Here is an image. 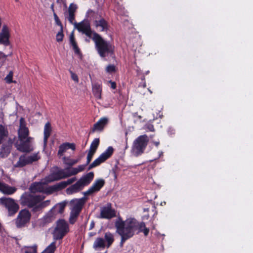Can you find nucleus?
I'll list each match as a JSON object with an SVG mask.
<instances>
[{
	"label": "nucleus",
	"instance_id": "1",
	"mask_svg": "<svg viewBox=\"0 0 253 253\" xmlns=\"http://www.w3.org/2000/svg\"><path fill=\"white\" fill-rule=\"evenodd\" d=\"M116 233L121 237L120 246L122 248L125 242L132 238L136 231L137 233H143L145 236H147L149 233V229L146 227L144 222H138L134 218H127L123 221L121 217H119L115 222Z\"/></svg>",
	"mask_w": 253,
	"mask_h": 253
},
{
	"label": "nucleus",
	"instance_id": "2",
	"mask_svg": "<svg viewBox=\"0 0 253 253\" xmlns=\"http://www.w3.org/2000/svg\"><path fill=\"white\" fill-rule=\"evenodd\" d=\"M83 34L94 41L95 48L102 58L114 53V46L109 42L104 40L99 34L92 31L91 29L84 32Z\"/></svg>",
	"mask_w": 253,
	"mask_h": 253
},
{
	"label": "nucleus",
	"instance_id": "3",
	"mask_svg": "<svg viewBox=\"0 0 253 253\" xmlns=\"http://www.w3.org/2000/svg\"><path fill=\"white\" fill-rule=\"evenodd\" d=\"M149 141V138L146 134L140 135L133 141L131 148V153L137 157L142 154L146 149Z\"/></svg>",
	"mask_w": 253,
	"mask_h": 253
},
{
	"label": "nucleus",
	"instance_id": "4",
	"mask_svg": "<svg viewBox=\"0 0 253 253\" xmlns=\"http://www.w3.org/2000/svg\"><path fill=\"white\" fill-rule=\"evenodd\" d=\"M69 231V225L67 222L63 219L58 220L53 232L54 239L58 240L63 239Z\"/></svg>",
	"mask_w": 253,
	"mask_h": 253
},
{
	"label": "nucleus",
	"instance_id": "5",
	"mask_svg": "<svg viewBox=\"0 0 253 253\" xmlns=\"http://www.w3.org/2000/svg\"><path fill=\"white\" fill-rule=\"evenodd\" d=\"M45 197L42 195H35L33 194H28L25 196H22V204L27 206L29 208H32V211L34 212L35 211L34 209L35 207L38 206L39 204L42 201Z\"/></svg>",
	"mask_w": 253,
	"mask_h": 253
},
{
	"label": "nucleus",
	"instance_id": "6",
	"mask_svg": "<svg viewBox=\"0 0 253 253\" xmlns=\"http://www.w3.org/2000/svg\"><path fill=\"white\" fill-rule=\"evenodd\" d=\"M0 204L7 210L9 216H13L19 209V205L13 199L11 198L2 197L0 198Z\"/></svg>",
	"mask_w": 253,
	"mask_h": 253
},
{
	"label": "nucleus",
	"instance_id": "7",
	"mask_svg": "<svg viewBox=\"0 0 253 253\" xmlns=\"http://www.w3.org/2000/svg\"><path fill=\"white\" fill-rule=\"evenodd\" d=\"M31 217L30 212L27 209L21 210L15 219V224L18 228H21L29 223Z\"/></svg>",
	"mask_w": 253,
	"mask_h": 253
},
{
	"label": "nucleus",
	"instance_id": "8",
	"mask_svg": "<svg viewBox=\"0 0 253 253\" xmlns=\"http://www.w3.org/2000/svg\"><path fill=\"white\" fill-rule=\"evenodd\" d=\"M40 157L38 153L33 154L30 156H27L25 154L20 156L18 161L14 165L15 168H23L27 165H31L33 162L38 161Z\"/></svg>",
	"mask_w": 253,
	"mask_h": 253
},
{
	"label": "nucleus",
	"instance_id": "9",
	"mask_svg": "<svg viewBox=\"0 0 253 253\" xmlns=\"http://www.w3.org/2000/svg\"><path fill=\"white\" fill-rule=\"evenodd\" d=\"M33 138L29 137L26 139H19V143L16 144L17 149L23 153H29L33 150L31 144Z\"/></svg>",
	"mask_w": 253,
	"mask_h": 253
},
{
	"label": "nucleus",
	"instance_id": "10",
	"mask_svg": "<svg viewBox=\"0 0 253 253\" xmlns=\"http://www.w3.org/2000/svg\"><path fill=\"white\" fill-rule=\"evenodd\" d=\"M116 216V211L112 208L110 203L107 204L106 206L103 207L101 209L99 218L111 219Z\"/></svg>",
	"mask_w": 253,
	"mask_h": 253
},
{
	"label": "nucleus",
	"instance_id": "11",
	"mask_svg": "<svg viewBox=\"0 0 253 253\" xmlns=\"http://www.w3.org/2000/svg\"><path fill=\"white\" fill-rule=\"evenodd\" d=\"M105 183V181L103 179L100 178L97 179L87 191L84 192V195L88 196L99 191L104 185Z\"/></svg>",
	"mask_w": 253,
	"mask_h": 253
},
{
	"label": "nucleus",
	"instance_id": "12",
	"mask_svg": "<svg viewBox=\"0 0 253 253\" xmlns=\"http://www.w3.org/2000/svg\"><path fill=\"white\" fill-rule=\"evenodd\" d=\"M113 152L114 148L111 146L109 147L104 153L93 162V163L96 167L100 165L109 158L112 155Z\"/></svg>",
	"mask_w": 253,
	"mask_h": 253
},
{
	"label": "nucleus",
	"instance_id": "13",
	"mask_svg": "<svg viewBox=\"0 0 253 253\" xmlns=\"http://www.w3.org/2000/svg\"><path fill=\"white\" fill-rule=\"evenodd\" d=\"M66 177H68V175H66V172L63 169H61L51 173L45 179L47 182L49 183Z\"/></svg>",
	"mask_w": 253,
	"mask_h": 253
},
{
	"label": "nucleus",
	"instance_id": "14",
	"mask_svg": "<svg viewBox=\"0 0 253 253\" xmlns=\"http://www.w3.org/2000/svg\"><path fill=\"white\" fill-rule=\"evenodd\" d=\"M108 119L107 118H102L100 119L97 123L93 125V127L90 129L89 134L93 133L95 131H102L104 127L107 125Z\"/></svg>",
	"mask_w": 253,
	"mask_h": 253
},
{
	"label": "nucleus",
	"instance_id": "15",
	"mask_svg": "<svg viewBox=\"0 0 253 253\" xmlns=\"http://www.w3.org/2000/svg\"><path fill=\"white\" fill-rule=\"evenodd\" d=\"M74 25L76 29L79 31L84 33V32L91 29L89 20L84 19L81 22L77 23L75 22Z\"/></svg>",
	"mask_w": 253,
	"mask_h": 253
},
{
	"label": "nucleus",
	"instance_id": "16",
	"mask_svg": "<svg viewBox=\"0 0 253 253\" xmlns=\"http://www.w3.org/2000/svg\"><path fill=\"white\" fill-rule=\"evenodd\" d=\"M93 172H89L82 176L78 181L84 188L85 186H87L90 184L91 181L93 180Z\"/></svg>",
	"mask_w": 253,
	"mask_h": 253
},
{
	"label": "nucleus",
	"instance_id": "17",
	"mask_svg": "<svg viewBox=\"0 0 253 253\" xmlns=\"http://www.w3.org/2000/svg\"><path fill=\"white\" fill-rule=\"evenodd\" d=\"M17 189L15 187H12L8 184L0 182V191L5 195H12L14 193Z\"/></svg>",
	"mask_w": 253,
	"mask_h": 253
},
{
	"label": "nucleus",
	"instance_id": "18",
	"mask_svg": "<svg viewBox=\"0 0 253 253\" xmlns=\"http://www.w3.org/2000/svg\"><path fill=\"white\" fill-rule=\"evenodd\" d=\"M69 149H71L72 150L74 151L76 149L75 144L73 143H71L69 142H65L62 144L59 147L58 155L59 157L63 156L64 153H65Z\"/></svg>",
	"mask_w": 253,
	"mask_h": 253
},
{
	"label": "nucleus",
	"instance_id": "19",
	"mask_svg": "<svg viewBox=\"0 0 253 253\" xmlns=\"http://www.w3.org/2000/svg\"><path fill=\"white\" fill-rule=\"evenodd\" d=\"M93 25L96 28L98 27H101V30H100V31L101 32H107L109 29L108 23L107 22V21L103 18H101L98 21L96 20L95 21H94Z\"/></svg>",
	"mask_w": 253,
	"mask_h": 253
},
{
	"label": "nucleus",
	"instance_id": "20",
	"mask_svg": "<svg viewBox=\"0 0 253 253\" xmlns=\"http://www.w3.org/2000/svg\"><path fill=\"white\" fill-rule=\"evenodd\" d=\"M86 200V198L83 197L81 199L72 200L71 201L72 203H73L75 201L76 202L72 209L79 212H81L83 207L85 203Z\"/></svg>",
	"mask_w": 253,
	"mask_h": 253
},
{
	"label": "nucleus",
	"instance_id": "21",
	"mask_svg": "<svg viewBox=\"0 0 253 253\" xmlns=\"http://www.w3.org/2000/svg\"><path fill=\"white\" fill-rule=\"evenodd\" d=\"M55 213L51 209L47 214L42 218V221L44 225L51 222L55 218Z\"/></svg>",
	"mask_w": 253,
	"mask_h": 253
},
{
	"label": "nucleus",
	"instance_id": "22",
	"mask_svg": "<svg viewBox=\"0 0 253 253\" xmlns=\"http://www.w3.org/2000/svg\"><path fill=\"white\" fill-rule=\"evenodd\" d=\"M86 17L89 18V21L92 20L93 23L96 20L98 21L102 17L101 15L98 12H95L91 9H89L86 14Z\"/></svg>",
	"mask_w": 253,
	"mask_h": 253
},
{
	"label": "nucleus",
	"instance_id": "23",
	"mask_svg": "<svg viewBox=\"0 0 253 253\" xmlns=\"http://www.w3.org/2000/svg\"><path fill=\"white\" fill-rule=\"evenodd\" d=\"M83 187L78 181L75 184L71 185L66 189V192L68 194H72L81 191Z\"/></svg>",
	"mask_w": 253,
	"mask_h": 253
},
{
	"label": "nucleus",
	"instance_id": "24",
	"mask_svg": "<svg viewBox=\"0 0 253 253\" xmlns=\"http://www.w3.org/2000/svg\"><path fill=\"white\" fill-rule=\"evenodd\" d=\"M92 92L94 96L97 99L101 98L102 87L98 83H95L92 85Z\"/></svg>",
	"mask_w": 253,
	"mask_h": 253
},
{
	"label": "nucleus",
	"instance_id": "25",
	"mask_svg": "<svg viewBox=\"0 0 253 253\" xmlns=\"http://www.w3.org/2000/svg\"><path fill=\"white\" fill-rule=\"evenodd\" d=\"M11 147L7 144H3L1 147L0 151V155L2 158H5L8 156L10 153Z\"/></svg>",
	"mask_w": 253,
	"mask_h": 253
},
{
	"label": "nucleus",
	"instance_id": "26",
	"mask_svg": "<svg viewBox=\"0 0 253 253\" xmlns=\"http://www.w3.org/2000/svg\"><path fill=\"white\" fill-rule=\"evenodd\" d=\"M51 132V125L49 122H47L45 124L44 128V142L46 143L48 138L50 135Z\"/></svg>",
	"mask_w": 253,
	"mask_h": 253
},
{
	"label": "nucleus",
	"instance_id": "27",
	"mask_svg": "<svg viewBox=\"0 0 253 253\" xmlns=\"http://www.w3.org/2000/svg\"><path fill=\"white\" fill-rule=\"evenodd\" d=\"M29 135V129L28 127H24L19 128L18 130V139H26Z\"/></svg>",
	"mask_w": 253,
	"mask_h": 253
},
{
	"label": "nucleus",
	"instance_id": "28",
	"mask_svg": "<svg viewBox=\"0 0 253 253\" xmlns=\"http://www.w3.org/2000/svg\"><path fill=\"white\" fill-rule=\"evenodd\" d=\"M30 190L33 193L37 192H42L43 190L42 184L41 182H35L30 186Z\"/></svg>",
	"mask_w": 253,
	"mask_h": 253
},
{
	"label": "nucleus",
	"instance_id": "29",
	"mask_svg": "<svg viewBox=\"0 0 253 253\" xmlns=\"http://www.w3.org/2000/svg\"><path fill=\"white\" fill-rule=\"evenodd\" d=\"M80 213L81 212L72 209L69 217L70 224H74L76 222Z\"/></svg>",
	"mask_w": 253,
	"mask_h": 253
},
{
	"label": "nucleus",
	"instance_id": "30",
	"mask_svg": "<svg viewBox=\"0 0 253 253\" xmlns=\"http://www.w3.org/2000/svg\"><path fill=\"white\" fill-rule=\"evenodd\" d=\"M8 135V131L7 127L2 125H0V144L2 141Z\"/></svg>",
	"mask_w": 253,
	"mask_h": 253
},
{
	"label": "nucleus",
	"instance_id": "31",
	"mask_svg": "<svg viewBox=\"0 0 253 253\" xmlns=\"http://www.w3.org/2000/svg\"><path fill=\"white\" fill-rule=\"evenodd\" d=\"M104 239L107 242V247L109 248L114 241V237L113 234L108 232L105 234Z\"/></svg>",
	"mask_w": 253,
	"mask_h": 253
},
{
	"label": "nucleus",
	"instance_id": "32",
	"mask_svg": "<svg viewBox=\"0 0 253 253\" xmlns=\"http://www.w3.org/2000/svg\"><path fill=\"white\" fill-rule=\"evenodd\" d=\"M93 247L95 249L99 248H104L105 244L104 239L102 238H97L94 241Z\"/></svg>",
	"mask_w": 253,
	"mask_h": 253
},
{
	"label": "nucleus",
	"instance_id": "33",
	"mask_svg": "<svg viewBox=\"0 0 253 253\" xmlns=\"http://www.w3.org/2000/svg\"><path fill=\"white\" fill-rule=\"evenodd\" d=\"M63 189L60 182L57 183L52 186H50L47 188V192L49 194H51L53 192L60 191Z\"/></svg>",
	"mask_w": 253,
	"mask_h": 253
},
{
	"label": "nucleus",
	"instance_id": "34",
	"mask_svg": "<svg viewBox=\"0 0 253 253\" xmlns=\"http://www.w3.org/2000/svg\"><path fill=\"white\" fill-rule=\"evenodd\" d=\"M65 205L62 203H60L53 207L51 209L56 215L58 213H62L64 210Z\"/></svg>",
	"mask_w": 253,
	"mask_h": 253
},
{
	"label": "nucleus",
	"instance_id": "35",
	"mask_svg": "<svg viewBox=\"0 0 253 253\" xmlns=\"http://www.w3.org/2000/svg\"><path fill=\"white\" fill-rule=\"evenodd\" d=\"M100 140L99 138H95L93 141L92 142L89 150L91 152H93V153H95L98 146L99 144Z\"/></svg>",
	"mask_w": 253,
	"mask_h": 253
},
{
	"label": "nucleus",
	"instance_id": "36",
	"mask_svg": "<svg viewBox=\"0 0 253 253\" xmlns=\"http://www.w3.org/2000/svg\"><path fill=\"white\" fill-rule=\"evenodd\" d=\"M50 203L49 200H46L43 202H41L38 206H37L34 209V211H41L42 209L44 208L47 207L48 205H49Z\"/></svg>",
	"mask_w": 253,
	"mask_h": 253
},
{
	"label": "nucleus",
	"instance_id": "37",
	"mask_svg": "<svg viewBox=\"0 0 253 253\" xmlns=\"http://www.w3.org/2000/svg\"><path fill=\"white\" fill-rule=\"evenodd\" d=\"M56 249L55 242L51 243L42 252V253H54Z\"/></svg>",
	"mask_w": 253,
	"mask_h": 253
},
{
	"label": "nucleus",
	"instance_id": "38",
	"mask_svg": "<svg viewBox=\"0 0 253 253\" xmlns=\"http://www.w3.org/2000/svg\"><path fill=\"white\" fill-rule=\"evenodd\" d=\"M0 44L5 46L10 45L9 37L0 34Z\"/></svg>",
	"mask_w": 253,
	"mask_h": 253
},
{
	"label": "nucleus",
	"instance_id": "39",
	"mask_svg": "<svg viewBox=\"0 0 253 253\" xmlns=\"http://www.w3.org/2000/svg\"><path fill=\"white\" fill-rule=\"evenodd\" d=\"M12 54V52H11L9 54L5 55L2 52L0 51V68L5 63L6 58L8 56H11Z\"/></svg>",
	"mask_w": 253,
	"mask_h": 253
},
{
	"label": "nucleus",
	"instance_id": "40",
	"mask_svg": "<svg viewBox=\"0 0 253 253\" xmlns=\"http://www.w3.org/2000/svg\"><path fill=\"white\" fill-rule=\"evenodd\" d=\"M76 177H73L72 178L68 179L67 181L60 182V184L62 186L63 189H64L65 187H66L67 186V185L73 183L74 181H76Z\"/></svg>",
	"mask_w": 253,
	"mask_h": 253
},
{
	"label": "nucleus",
	"instance_id": "41",
	"mask_svg": "<svg viewBox=\"0 0 253 253\" xmlns=\"http://www.w3.org/2000/svg\"><path fill=\"white\" fill-rule=\"evenodd\" d=\"M64 160L65 161V163L66 165L69 166L70 167L72 166L73 165L77 163L79 161L78 160H72L70 159L68 157H64Z\"/></svg>",
	"mask_w": 253,
	"mask_h": 253
},
{
	"label": "nucleus",
	"instance_id": "42",
	"mask_svg": "<svg viewBox=\"0 0 253 253\" xmlns=\"http://www.w3.org/2000/svg\"><path fill=\"white\" fill-rule=\"evenodd\" d=\"M0 34L4 36H7L10 38L9 30L8 27L6 25H4L2 26L1 33Z\"/></svg>",
	"mask_w": 253,
	"mask_h": 253
},
{
	"label": "nucleus",
	"instance_id": "43",
	"mask_svg": "<svg viewBox=\"0 0 253 253\" xmlns=\"http://www.w3.org/2000/svg\"><path fill=\"white\" fill-rule=\"evenodd\" d=\"M13 76V72L12 71H10L8 74L6 76V77L4 78V80L5 81L6 83L7 84H10L13 82L12 80Z\"/></svg>",
	"mask_w": 253,
	"mask_h": 253
},
{
	"label": "nucleus",
	"instance_id": "44",
	"mask_svg": "<svg viewBox=\"0 0 253 253\" xmlns=\"http://www.w3.org/2000/svg\"><path fill=\"white\" fill-rule=\"evenodd\" d=\"M106 71L109 74L115 73L116 71V67L114 65L110 64L106 67Z\"/></svg>",
	"mask_w": 253,
	"mask_h": 253
},
{
	"label": "nucleus",
	"instance_id": "45",
	"mask_svg": "<svg viewBox=\"0 0 253 253\" xmlns=\"http://www.w3.org/2000/svg\"><path fill=\"white\" fill-rule=\"evenodd\" d=\"M56 38L57 42H62L64 38L63 29L60 30V31L57 34Z\"/></svg>",
	"mask_w": 253,
	"mask_h": 253
},
{
	"label": "nucleus",
	"instance_id": "46",
	"mask_svg": "<svg viewBox=\"0 0 253 253\" xmlns=\"http://www.w3.org/2000/svg\"><path fill=\"white\" fill-rule=\"evenodd\" d=\"M53 16L55 20V24L60 27V29H63V25L55 12H54Z\"/></svg>",
	"mask_w": 253,
	"mask_h": 253
},
{
	"label": "nucleus",
	"instance_id": "47",
	"mask_svg": "<svg viewBox=\"0 0 253 253\" xmlns=\"http://www.w3.org/2000/svg\"><path fill=\"white\" fill-rule=\"evenodd\" d=\"M77 9V6L76 4L74 3L70 4L68 8V13L75 14Z\"/></svg>",
	"mask_w": 253,
	"mask_h": 253
},
{
	"label": "nucleus",
	"instance_id": "48",
	"mask_svg": "<svg viewBox=\"0 0 253 253\" xmlns=\"http://www.w3.org/2000/svg\"><path fill=\"white\" fill-rule=\"evenodd\" d=\"M94 154V153L89 151L87 156L86 165H88L90 163Z\"/></svg>",
	"mask_w": 253,
	"mask_h": 253
},
{
	"label": "nucleus",
	"instance_id": "49",
	"mask_svg": "<svg viewBox=\"0 0 253 253\" xmlns=\"http://www.w3.org/2000/svg\"><path fill=\"white\" fill-rule=\"evenodd\" d=\"M37 246L29 247L25 251V253H37Z\"/></svg>",
	"mask_w": 253,
	"mask_h": 253
},
{
	"label": "nucleus",
	"instance_id": "50",
	"mask_svg": "<svg viewBox=\"0 0 253 253\" xmlns=\"http://www.w3.org/2000/svg\"><path fill=\"white\" fill-rule=\"evenodd\" d=\"M78 173L77 168H72L70 171L66 172V175H68V177L72 175H76Z\"/></svg>",
	"mask_w": 253,
	"mask_h": 253
},
{
	"label": "nucleus",
	"instance_id": "51",
	"mask_svg": "<svg viewBox=\"0 0 253 253\" xmlns=\"http://www.w3.org/2000/svg\"><path fill=\"white\" fill-rule=\"evenodd\" d=\"M72 46H73V49L74 50V52L76 54L78 55H80L81 54L80 49L78 46L77 42L74 43V44H72Z\"/></svg>",
	"mask_w": 253,
	"mask_h": 253
},
{
	"label": "nucleus",
	"instance_id": "52",
	"mask_svg": "<svg viewBox=\"0 0 253 253\" xmlns=\"http://www.w3.org/2000/svg\"><path fill=\"white\" fill-rule=\"evenodd\" d=\"M68 16L67 17V18L69 21V22L72 24H74L75 22H74V21L75 19V14L73 13H68Z\"/></svg>",
	"mask_w": 253,
	"mask_h": 253
},
{
	"label": "nucleus",
	"instance_id": "53",
	"mask_svg": "<svg viewBox=\"0 0 253 253\" xmlns=\"http://www.w3.org/2000/svg\"><path fill=\"white\" fill-rule=\"evenodd\" d=\"M69 72L71 74L72 79L73 81H74L75 82L78 83L79 82V78H78L77 75L76 74L74 73L73 71H72L71 70H70Z\"/></svg>",
	"mask_w": 253,
	"mask_h": 253
},
{
	"label": "nucleus",
	"instance_id": "54",
	"mask_svg": "<svg viewBox=\"0 0 253 253\" xmlns=\"http://www.w3.org/2000/svg\"><path fill=\"white\" fill-rule=\"evenodd\" d=\"M24 127H27L26 126V123L23 118H21L20 119V126L19 128H22Z\"/></svg>",
	"mask_w": 253,
	"mask_h": 253
},
{
	"label": "nucleus",
	"instance_id": "55",
	"mask_svg": "<svg viewBox=\"0 0 253 253\" xmlns=\"http://www.w3.org/2000/svg\"><path fill=\"white\" fill-rule=\"evenodd\" d=\"M70 42L71 45L74 44V43L76 42L75 41V38H74L73 32L71 34V35L70 36Z\"/></svg>",
	"mask_w": 253,
	"mask_h": 253
},
{
	"label": "nucleus",
	"instance_id": "56",
	"mask_svg": "<svg viewBox=\"0 0 253 253\" xmlns=\"http://www.w3.org/2000/svg\"><path fill=\"white\" fill-rule=\"evenodd\" d=\"M145 126H146V128L147 129H148L149 130H150V131H155L154 126L152 124H147Z\"/></svg>",
	"mask_w": 253,
	"mask_h": 253
},
{
	"label": "nucleus",
	"instance_id": "57",
	"mask_svg": "<svg viewBox=\"0 0 253 253\" xmlns=\"http://www.w3.org/2000/svg\"><path fill=\"white\" fill-rule=\"evenodd\" d=\"M87 165H86V164L85 165H79L78 166V167L77 168V169H78V172H80V171H83L84 169H85V167Z\"/></svg>",
	"mask_w": 253,
	"mask_h": 253
},
{
	"label": "nucleus",
	"instance_id": "58",
	"mask_svg": "<svg viewBox=\"0 0 253 253\" xmlns=\"http://www.w3.org/2000/svg\"><path fill=\"white\" fill-rule=\"evenodd\" d=\"M108 83L111 84V87L114 89L116 88L117 85L116 83L111 80L108 81Z\"/></svg>",
	"mask_w": 253,
	"mask_h": 253
},
{
	"label": "nucleus",
	"instance_id": "59",
	"mask_svg": "<svg viewBox=\"0 0 253 253\" xmlns=\"http://www.w3.org/2000/svg\"><path fill=\"white\" fill-rule=\"evenodd\" d=\"M13 143V140L10 138H9L8 140L7 143H5V144H7L8 146H10L12 148V144Z\"/></svg>",
	"mask_w": 253,
	"mask_h": 253
},
{
	"label": "nucleus",
	"instance_id": "60",
	"mask_svg": "<svg viewBox=\"0 0 253 253\" xmlns=\"http://www.w3.org/2000/svg\"><path fill=\"white\" fill-rule=\"evenodd\" d=\"M96 167V166L94 165V164L92 163L91 164L89 165V166L88 167L87 170H89L90 169H93V168Z\"/></svg>",
	"mask_w": 253,
	"mask_h": 253
},
{
	"label": "nucleus",
	"instance_id": "61",
	"mask_svg": "<svg viewBox=\"0 0 253 253\" xmlns=\"http://www.w3.org/2000/svg\"><path fill=\"white\" fill-rule=\"evenodd\" d=\"M152 142L157 147H158L160 144L159 141L152 140Z\"/></svg>",
	"mask_w": 253,
	"mask_h": 253
},
{
	"label": "nucleus",
	"instance_id": "62",
	"mask_svg": "<svg viewBox=\"0 0 253 253\" xmlns=\"http://www.w3.org/2000/svg\"><path fill=\"white\" fill-rule=\"evenodd\" d=\"M133 116L134 117H137L139 119H141L142 118V117L140 115H138V113H135L134 114H133Z\"/></svg>",
	"mask_w": 253,
	"mask_h": 253
},
{
	"label": "nucleus",
	"instance_id": "63",
	"mask_svg": "<svg viewBox=\"0 0 253 253\" xmlns=\"http://www.w3.org/2000/svg\"><path fill=\"white\" fill-rule=\"evenodd\" d=\"M95 223L93 221H92L90 224L89 229L91 230L94 227Z\"/></svg>",
	"mask_w": 253,
	"mask_h": 253
},
{
	"label": "nucleus",
	"instance_id": "64",
	"mask_svg": "<svg viewBox=\"0 0 253 253\" xmlns=\"http://www.w3.org/2000/svg\"><path fill=\"white\" fill-rule=\"evenodd\" d=\"M163 155V152L162 151H160L159 152V154L158 157L157 158H156V159H158L160 158Z\"/></svg>",
	"mask_w": 253,
	"mask_h": 253
}]
</instances>
